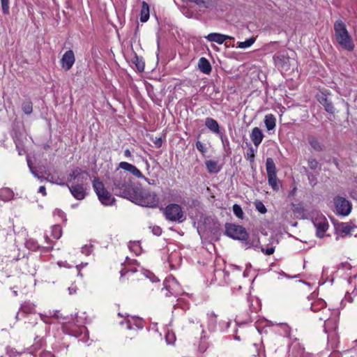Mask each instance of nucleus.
Masks as SVG:
<instances>
[{"label":"nucleus","instance_id":"nucleus-1","mask_svg":"<svg viewBox=\"0 0 357 357\" xmlns=\"http://www.w3.org/2000/svg\"><path fill=\"white\" fill-rule=\"evenodd\" d=\"M112 190L116 195L130 200L136 188L132 185L130 176L125 172L116 173L112 178Z\"/></svg>","mask_w":357,"mask_h":357},{"label":"nucleus","instance_id":"nucleus-2","mask_svg":"<svg viewBox=\"0 0 357 357\" xmlns=\"http://www.w3.org/2000/svg\"><path fill=\"white\" fill-rule=\"evenodd\" d=\"M335 39L338 45L344 50L353 51L355 45L346 24L342 20L334 23Z\"/></svg>","mask_w":357,"mask_h":357},{"label":"nucleus","instance_id":"nucleus-3","mask_svg":"<svg viewBox=\"0 0 357 357\" xmlns=\"http://www.w3.org/2000/svg\"><path fill=\"white\" fill-rule=\"evenodd\" d=\"M132 202L145 207L156 208L159 205V197L154 192L136 188L130 199Z\"/></svg>","mask_w":357,"mask_h":357},{"label":"nucleus","instance_id":"nucleus-4","mask_svg":"<svg viewBox=\"0 0 357 357\" xmlns=\"http://www.w3.org/2000/svg\"><path fill=\"white\" fill-rule=\"evenodd\" d=\"M225 229V233L228 236L234 239L245 241V247L246 249L251 247V243H250L249 241H247L248 234L243 227L229 224L226 225Z\"/></svg>","mask_w":357,"mask_h":357},{"label":"nucleus","instance_id":"nucleus-5","mask_svg":"<svg viewBox=\"0 0 357 357\" xmlns=\"http://www.w3.org/2000/svg\"><path fill=\"white\" fill-rule=\"evenodd\" d=\"M93 187L96 193L97 194L100 202L106 206L112 205L115 199L112 195L105 188L102 182L98 178H95L93 181Z\"/></svg>","mask_w":357,"mask_h":357},{"label":"nucleus","instance_id":"nucleus-6","mask_svg":"<svg viewBox=\"0 0 357 357\" xmlns=\"http://www.w3.org/2000/svg\"><path fill=\"white\" fill-rule=\"evenodd\" d=\"M165 218L172 222H183L185 216L182 208L177 204H168L164 209Z\"/></svg>","mask_w":357,"mask_h":357},{"label":"nucleus","instance_id":"nucleus-7","mask_svg":"<svg viewBox=\"0 0 357 357\" xmlns=\"http://www.w3.org/2000/svg\"><path fill=\"white\" fill-rule=\"evenodd\" d=\"M334 205L338 215L347 216L351 211V203L344 197L337 196L334 198Z\"/></svg>","mask_w":357,"mask_h":357},{"label":"nucleus","instance_id":"nucleus-8","mask_svg":"<svg viewBox=\"0 0 357 357\" xmlns=\"http://www.w3.org/2000/svg\"><path fill=\"white\" fill-rule=\"evenodd\" d=\"M312 222L316 228V235L318 238H323L326 231L328 229V222L326 217L321 214H318L312 218Z\"/></svg>","mask_w":357,"mask_h":357},{"label":"nucleus","instance_id":"nucleus-9","mask_svg":"<svg viewBox=\"0 0 357 357\" xmlns=\"http://www.w3.org/2000/svg\"><path fill=\"white\" fill-rule=\"evenodd\" d=\"M335 229L341 237H344L353 235L357 231V227L351 222H340L335 225Z\"/></svg>","mask_w":357,"mask_h":357},{"label":"nucleus","instance_id":"nucleus-10","mask_svg":"<svg viewBox=\"0 0 357 357\" xmlns=\"http://www.w3.org/2000/svg\"><path fill=\"white\" fill-rule=\"evenodd\" d=\"M326 314L325 317H319V320H324V331L328 333L332 331H335L337 327V319L336 317H330L331 312L329 309H326L323 312Z\"/></svg>","mask_w":357,"mask_h":357},{"label":"nucleus","instance_id":"nucleus-11","mask_svg":"<svg viewBox=\"0 0 357 357\" xmlns=\"http://www.w3.org/2000/svg\"><path fill=\"white\" fill-rule=\"evenodd\" d=\"M75 61V54L73 50H70L66 51L62 58L61 59V67L66 70L68 71L73 67V64Z\"/></svg>","mask_w":357,"mask_h":357},{"label":"nucleus","instance_id":"nucleus-12","mask_svg":"<svg viewBox=\"0 0 357 357\" xmlns=\"http://www.w3.org/2000/svg\"><path fill=\"white\" fill-rule=\"evenodd\" d=\"M65 330L67 331L68 334L78 337L79 340L83 342H86L88 339L87 330L84 326H78L75 328H68L66 326H65Z\"/></svg>","mask_w":357,"mask_h":357},{"label":"nucleus","instance_id":"nucleus-13","mask_svg":"<svg viewBox=\"0 0 357 357\" xmlns=\"http://www.w3.org/2000/svg\"><path fill=\"white\" fill-rule=\"evenodd\" d=\"M72 195L78 200L84 199L86 197V188L83 183L73 184L70 186L67 185Z\"/></svg>","mask_w":357,"mask_h":357},{"label":"nucleus","instance_id":"nucleus-14","mask_svg":"<svg viewBox=\"0 0 357 357\" xmlns=\"http://www.w3.org/2000/svg\"><path fill=\"white\" fill-rule=\"evenodd\" d=\"M164 285L167 291L165 294L166 296H169L171 295H177L178 292L176 291V288L178 287V283L177 280L172 276H169L165 279L164 281Z\"/></svg>","mask_w":357,"mask_h":357},{"label":"nucleus","instance_id":"nucleus-15","mask_svg":"<svg viewBox=\"0 0 357 357\" xmlns=\"http://www.w3.org/2000/svg\"><path fill=\"white\" fill-rule=\"evenodd\" d=\"M119 168H121L123 169L126 172H128L130 173L132 175L135 176L138 178H144V176H143L142 173L140 172V170L135 167V165L127 162H121L119 164Z\"/></svg>","mask_w":357,"mask_h":357},{"label":"nucleus","instance_id":"nucleus-16","mask_svg":"<svg viewBox=\"0 0 357 357\" xmlns=\"http://www.w3.org/2000/svg\"><path fill=\"white\" fill-rule=\"evenodd\" d=\"M319 102L324 107L326 111L330 114L335 112L334 106L332 101L328 99L327 95L324 92H321L317 95Z\"/></svg>","mask_w":357,"mask_h":357},{"label":"nucleus","instance_id":"nucleus-17","mask_svg":"<svg viewBox=\"0 0 357 357\" xmlns=\"http://www.w3.org/2000/svg\"><path fill=\"white\" fill-rule=\"evenodd\" d=\"M208 41L222 44L227 39H234L233 37L218 33H211L205 37Z\"/></svg>","mask_w":357,"mask_h":357},{"label":"nucleus","instance_id":"nucleus-18","mask_svg":"<svg viewBox=\"0 0 357 357\" xmlns=\"http://www.w3.org/2000/svg\"><path fill=\"white\" fill-rule=\"evenodd\" d=\"M122 326L126 325V328L128 330L134 329V326L138 329L143 328L142 320L137 317H131L127 319L125 322L121 321Z\"/></svg>","mask_w":357,"mask_h":357},{"label":"nucleus","instance_id":"nucleus-19","mask_svg":"<svg viewBox=\"0 0 357 357\" xmlns=\"http://www.w3.org/2000/svg\"><path fill=\"white\" fill-rule=\"evenodd\" d=\"M264 137V135L261 129L258 127L252 128L250 133V139L256 147L261 143Z\"/></svg>","mask_w":357,"mask_h":357},{"label":"nucleus","instance_id":"nucleus-20","mask_svg":"<svg viewBox=\"0 0 357 357\" xmlns=\"http://www.w3.org/2000/svg\"><path fill=\"white\" fill-rule=\"evenodd\" d=\"M205 126L215 134L220 135L221 133L220 131V126L218 121L213 118L207 117L205 119Z\"/></svg>","mask_w":357,"mask_h":357},{"label":"nucleus","instance_id":"nucleus-21","mask_svg":"<svg viewBox=\"0 0 357 357\" xmlns=\"http://www.w3.org/2000/svg\"><path fill=\"white\" fill-rule=\"evenodd\" d=\"M198 67L200 71L206 75H209L211 72V66L209 61L204 57L199 59Z\"/></svg>","mask_w":357,"mask_h":357},{"label":"nucleus","instance_id":"nucleus-22","mask_svg":"<svg viewBox=\"0 0 357 357\" xmlns=\"http://www.w3.org/2000/svg\"><path fill=\"white\" fill-rule=\"evenodd\" d=\"M206 169L210 174H217L221 170V167L217 161L208 160L205 162Z\"/></svg>","mask_w":357,"mask_h":357},{"label":"nucleus","instance_id":"nucleus-23","mask_svg":"<svg viewBox=\"0 0 357 357\" xmlns=\"http://www.w3.org/2000/svg\"><path fill=\"white\" fill-rule=\"evenodd\" d=\"M308 143L311 147L316 151H321L324 149V145L314 136H310L307 139Z\"/></svg>","mask_w":357,"mask_h":357},{"label":"nucleus","instance_id":"nucleus-24","mask_svg":"<svg viewBox=\"0 0 357 357\" xmlns=\"http://www.w3.org/2000/svg\"><path fill=\"white\" fill-rule=\"evenodd\" d=\"M13 192L8 188H3L0 190V200L8 202L13 199Z\"/></svg>","mask_w":357,"mask_h":357},{"label":"nucleus","instance_id":"nucleus-25","mask_svg":"<svg viewBox=\"0 0 357 357\" xmlns=\"http://www.w3.org/2000/svg\"><path fill=\"white\" fill-rule=\"evenodd\" d=\"M266 167L267 172V176L276 175V167L273 160L271 158H268L266 161Z\"/></svg>","mask_w":357,"mask_h":357},{"label":"nucleus","instance_id":"nucleus-26","mask_svg":"<svg viewBox=\"0 0 357 357\" xmlns=\"http://www.w3.org/2000/svg\"><path fill=\"white\" fill-rule=\"evenodd\" d=\"M149 18V4L143 1L141 9L140 20L142 22H146Z\"/></svg>","mask_w":357,"mask_h":357},{"label":"nucleus","instance_id":"nucleus-27","mask_svg":"<svg viewBox=\"0 0 357 357\" xmlns=\"http://www.w3.org/2000/svg\"><path fill=\"white\" fill-rule=\"evenodd\" d=\"M276 119L273 114H267L264 118V123L268 130H271L275 127Z\"/></svg>","mask_w":357,"mask_h":357},{"label":"nucleus","instance_id":"nucleus-28","mask_svg":"<svg viewBox=\"0 0 357 357\" xmlns=\"http://www.w3.org/2000/svg\"><path fill=\"white\" fill-rule=\"evenodd\" d=\"M327 309L326 307V303L323 300H317L315 301L314 303L311 305V310L314 312H317L319 311H324V310Z\"/></svg>","mask_w":357,"mask_h":357},{"label":"nucleus","instance_id":"nucleus-29","mask_svg":"<svg viewBox=\"0 0 357 357\" xmlns=\"http://www.w3.org/2000/svg\"><path fill=\"white\" fill-rule=\"evenodd\" d=\"M36 305L30 302H24L22 304L20 310L25 314L33 313L35 311Z\"/></svg>","mask_w":357,"mask_h":357},{"label":"nucleus","instance_id":"nucleus-30","mask_svg":"<svg viewBox=\"0 0 357 357\" xmlns=\"http://www.w3.org/2000/svg\"><path fill=\"white\" fill-rule=\"evenodd\" d=\"M22 109L26 114H30L33 112V104L30 100H26L23 102Z\"/></svg>","mask_w":357,"mask_h":357},{"label":"nucleus","instance_id":"nucleus-31","mask_svg":"<svg viewBox=\"0 0 357 357\" xmlns=\"http://www.w3.org/2000/svg\"><path fill=\"white\" fill-rule=\"evenodd\" d=\"M202 8H209L212 6V0H188Z\"/></svg>","mask_w":357,"mask_h":357},{"label":"nucleus","instance_id":"nucleus-32","mask_svg":"<svg viewBox=\"0 0 357 357\" xmlns=\"http://www.w3.org/2000/svg\"><path fill=\"white\" fill-rule=\"evenodd\" d=\"M255 41V38H250L243 42H238L237 47L241 49L250 47Z\"/></svg>","mask_w":357,"mask_h":357},{"label":"nucleus","instance_id":"nucleus-33","mask_svg":"<svg viewBox=\"0 0 357 357\" xmlns=\"http://www.w3.org/2000/svg\"><path fill=\"white\" fill-rule=\"evenodd\" d=\"M62 230L59 225H54L52 227V236L55 239H59L61 236Z\"/></svg>","mask_w":357,"mask_h":357},{"label":"nucleus","instance_id":"nucleus-34","mask_svg":"<svg viewBox=\"0 0 357 357\" xmlns=\"http://www.w3.org/2000/svg\"><path fill=\"white\" fill-rule=\"evenodd\" d=\"M268 181L269 185L273 188V190H278L279 189L276 175L268 176Z\"/></svg>","mask_w":357,"mask_h":357},{"label":"nucleus","instance_id":"nucleus-35","mask_svg":"<svg viewBox=\"0 0 357 357\" xmlns=\"http://www.w3.org/2000/svg\"><path fill=\"white\" fill-rule=\"evenodd\" d=\"M81 169L79 167L75 168L72 171V172L69 174L68 180L69 182H71L73 181L77 180V177L79 176V174L81 172Z\"/></svg>","mask_w":357,"mask_h":357},{"label":"nucleus","instance_id":"nucleus-36","mask_svg":"<svg viewBox=\"0 0 357 357\" xmlns=\"http://www.w3.org/2000/svg\"><path fill=\"white\" fill-rule=\"evenodd\" d=\"M273 59L276 63H285L288 60V57L284 54L278 53L273 56Z\"/></svg>","mask_w":357,"mask_h":357},{"label":"nucleus","instance_id":"nucleus-37","mask_svg":"<svg viewBox=\"0 0 357 357\" xmlns=\"http://www.w3.org/2000/svg\"><path fill=\"white\" fill-rule=\"evenodd\" d=\"M1 10L4 15L10 13L9 0H1Z\"/></svg>","mask_w":357,"mask_h":357},{"label":"nucleus","instance_id":"nucleus-38","mask_svg":"<svg viewBox=\"0 0 357 357\" xmlns=\"http://www.w3.org/2000/svg\"><path fill=\"white\" fill-rule=\"evenodd\" d=\"M233 212L234 213V215L238 218H243V210L241 207V206H239L238 204H235L234 206H233Z\"/></svg>","mask_w":357,"mask_h":357},{"label":"nucleus","instance_id":"nucleus-39","mask_svg":"<svg viewBox=\"0 0 357 357\" xmlns=\"http://www.w3.org/2000/svg\"><path fill=\"white\" fill-rule=\"evenodd\" d=\"M89 177V174L86 171H83L81 169V172L79 174V176L77 177V181L84 183V181H86Z\"/></svg>","mask_w":357,"mask_h":357},{"label":"nucleus","instance_id":"nucleus-40","mask_svg":"<svg viewBox=\"0 0 357 357\" xmlns=\"http://www.w3.org/2000/svg\"><path fill=\"white\" fill-rule=\"evenodd\" d=\"M165 340L167 344H174L176 340L174 333L173 332H167L165 335Z\"/></svg>","mask_w":357,"mask_h":357},{"label":"nucleus","instance_id":"nucleus-41","mask_svg":"<svg viewBox=\"0 0 357 357\" xmlns=\"http://www.w3.org/2000/svg\"><path fill=\"white\" fill-rule=\"evenodd\" d=\"M255 204L257 210L261 213H265L266 212V208L261 202L257 201Z\"/></svg>","mask_w":357,"mask_h":357},{"label":"nucleus","instance_id":"nucleus-42","mask_svg":"<svg viewBox=\"0 0 357 357\" xmlns=\"http://www.w3.org/2000/svg\"><path fill=\"white\" fill-rule=\"evenodd\" d=\"M196 148L202 154H204L207 151L206 146L200 141L196 142Z\"/></svg>","mask_w":357,"mask_h":357},{"label":"nucleus","instance_id":"nucleus-43","mask_svg":"<svg viewBox=\"0 0 357 357\" xmlns=\"http://www.w3.org/2000/svg\"><path fill=\"white\" fill-rule=\"evenodd\" d=\"M318 161L315 158H309L308 166L311 169H316L318 167Z\"/></svg>","mask_w":357,"mask_h":357},{"label":"nucleus","instance_id":"nucleus-44","mask_svg":"<svg viewBox=\"0 0 357 357\" xmlns=\"http://www.w3.org/2000/svg\"><path fill=\"white\" fill-rule=\"evenodd\" d=\"M92 252V245H85L82 248V252L88 256Z\"/></svg>","mask_w":357,"mask_h":357},{"label":"nucleus","instance_id":"nucleus-45","mask_svg":"<svg viewBox=\"0 0 357 357\" xmlns=\"http://www.w3.org/2000/svg\"><path fill=\"white\" fill-rule=\"evenodd\" d=\"M137 272V270L136 268H124L121 271V277H123L126 274H128L130 273H134Z\"/></svg>","mask_w":357,"mask_h":357},{"label":"nucleus","instance_id":"nucleus-46","mask_svg":"<svg viewBox=\"0 0 357 357\" xmlns=\"http://www.w3.org/2000/svg\"><path fill=\"white\" fill-rule=\"evenodd\" d=\"M152 233L155 236H160L162 234V229L158 226L150 227Z\"/></svg>","mask_w":357,"mask_h":357},{"label":"nucleus","instance_id":"nucleus-47","mask_svg":"<svg viewBox=\"0 0 357 357\" xmlns=\"http://www.w3.org/2000/svg\"><path fill=\"white\" fill-rule=\"evenodd\" d=\"M261 252H264L266 255H271L273 254V252L275 251V248L273 247L268 248L266 249H264L262 248L261 249Z\"/></svg>","mask_w":357,"mask_h":357},{"label":"nucleus","instance_id":"nucleus-48","mask_svg":"<svg viewBox=\"0 0 357 357\" xmlns=\"http://www.w3.org/2000/svg\"><path fill=\"white\" fill-rule=\"evenodd\" d=\"M27 163H28V166H29L31 173L33 174V176L35 177L38 178V179H40L42 181L43 180V177L39 176L34 171H33L32 167H31V164L30 160L29 158H27Z\"/></svg>","mask_w":357,"mask_h":357},{"label":"nucleus","instance_id":"nucleus-49","mask_svg":"<svg viewBox=\"0 0 357 357\" xmlns=\"http://www.w3.org/2000/svg\"><path fill=\"white\" fill-rule=\"evenodd\" d=\"M220 138L223 144V146L225 147L226 145H229V140L227 137H224L222 133L220 134Z\"/></svg>","mask_w":357,"mask_h":357},{"label":"nucleus","instance_id":"nucleus-50","mask_svg":"<svg viewBox=\"0 0 357 357\" xmlns=\"http://www.w3.org/2000/svg\"><path fill=\"white\" fill-rule=\"evenodd\" d=\"M39 315L43 321H44L46 324L49 323L48 319H49V317H50V315H47V314H40Z\"/></svg>","mask_w":357,"mask_h":357},{"label":"nucleus","instance_id":"nucleus-51","mask_svg":"<svg viewBox=\"0 0 357 357\" xmlns=\"http://www.w3.org/2000/svg\"><path fill=\"white\" fill-rule=\"evenodd\" d=\"M40 357H55L54 354H52L50 351H44L40 354Z\"/></svg>","mask_w":357,"mask_h":357},{"label":"nucleus","instance_id":"nucleus-52","mask_svg":"<svg viewBox=\"0 0 357 357\" xmlns=\"http://www.w3.org/2000/svg\"><path fill=\"white\" fill-rule=\"evenodd\" d=\"M38 192L45 196L47 195L45 187L43 185L40 186L38 189Z\"/></svg>","mask_w":357,"mask_h":357},{"label":"nucleus","instance_id":"nucleus-53","mask_svg":"<svg viewBox=\"0 0 357 357\" xmlns=\"http://www.w3.org/2000/svg\"><path fill=\"white\" fill-rule=\"evenodd\" d=\"M124 155L127 158L131 157L132 155L129 149H126L124 151Z\"/></svg>","mask_w":357,"mask_h":357},{"label":"nucleus","instance_id":"nucleus-54","mask_svg":"<svg viewBox=\"0 0 357 357\" xmlns=\"http://www.w3.org/2000/svg\"><path fill=\"white\" fill-rule=\"evenodd\" d=\"M155 144L157 145L158 147L161 146L162 144V140L160 138L157 139V140L155 142Z\"/></svg>","mask_w":357,"mask_h":357},{"label":"nucleus","instance_id":"nucleus-55","mask_svg":"<svg viewBox=\"0 0 357 357\" xmlns=\"http://www.w3.org/2000/svg\"><path fill=\"white\" fill-rule=\"evenodd\" d=\"M250 152H251L250 160L252 161L255 158L254 150L252 148H250Z\"/></svg>","mask_w":357,"mask_h":357},{"label":"nucleus","instance_id":"nucleus-56","mask_svg":"<svg viewBox=\"0 0 357 357\" xmlns=\"http://www.w3.org/2000/svg\"><path fill=\"white\" fill-rule=\"evenodd\" d=\"M68 290H69L70 294H73V292H74V293H75V292L76 291V289H74L73 287H69V288H68Z\"/></svg>","mask_w":357,"mask_h":357},{"label":"nucleus","instance_id":"nucleus-57","mask_svg":"<svg viewBox=\"0 0 357 357\" xmlns=\"http://www.w3.org/2000/svg\"><path fill=\"white\" fill-rule=\"evenodd\" d=\"M208 316L211 317H216L215 314L214 312H211V313H208Z\"/></svg>","mask_w":357,"mask_h":357},{"label":"nucleus","instance_id":"nucleus-58","mask_svg":"<svg viewBox=\"0 0 357 357\" xmlns=\"http://www.w3.org/2000/svg\"><path fill=\"white\" fill-rule=\"evenodd\" d=\"M76 268L77 270L78 275H80V276H82V273H80V269L79 268V266H76Z\"/></svg>","mask_w":357,"mask_h":357},{"label":"nucleus","instance_id":"nucleus-59","mask_svg":"<svg viewBox=\"0 0 357 357\" xmlns=\"http://www.w3.org/2000/svg\"><path fill=\"white\" fill-rule=\"evenodd\" d=\"M325 316H326V314H324V313L323 312V310H322V311H321V314L320 315H319V316H318V318H319V317H325Z\"/></svg>","mask_w":357,"mask_h":357},{"label":"nucleus","instance_id":"nucleus-60","mask_svg":"<svg viewBox=\"0 0 357 357\" xmlns=\"http://www.w3.org/2000/svg\"><path fill=\"white\" fill-rule=\"evenodd\" d=\"M45 241H46L47 243H49V242L50 241V238H49L48 236H46V237H45Z\"/></svg>","mask_w":357,"mask_h":357},{"label":"nucleus","instance_id":"nucleus-61","mask_svg":"<svg viewBox=\"0 0 357 357\" xmlns=\"http://www.w3.org/2000/svg\"><path fill=\"white\" fill-rule=\"evenodd\" d=\"M137 68H138L139 69V68H141V67H140L139 64H137ZM143 68H144V65H142V70H143Z\"/></svg>","mask_w":357,"mask_h":357},{"label":"nucleus","instance_id":"nucleus-62","mask_svg":"<svg viewBox=\"0 0 357 357\" xmlns=\"http://www.w3.org/2000/svg\"><path fill=\"white\" fill-rule=\"evenodd\" d=\"M52 247H50V248L49 247H45V249L47 251L52 250Z\"/></svg>","mask_w":357,"mask_h":357},{"label":"nucleus","instance_id":"nucleus-63","mask_svg":"<svg viewBox=\"0 0 357 357\" xmlns=\"http://www.w3.org/2000/svg\"><path fill=\"white\" fill-rule=\"evenodd\" d=\"M307 176H308V178L310 179V176H312V174H308Z\"/></svg>","mask_w":357,"mask_h":357},{"label":"nucleus","instance_id":"nucleus-64","mask_svg":"<svg viewBox=\"0 0 357 357\" xmlns=\"http://www.w3.org/2000/svg\"><path fill=\"white\" fill-rule=\"evenodd\" d=\"M236 339L239 340V337H236Z\"/></svg>","mask_w":357,"mask_h":357}]
</instances>
